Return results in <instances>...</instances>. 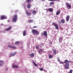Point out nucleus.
Listing matches in <instances>:
<instances>
[{"mask_svg":"<svg viewBox=\"0 0 73 73\" xmlns=\"http://www.w3.org/2000/svg\"><path fill=\"white\" fill-rule=\"evenodd\" d=\"M32 32L33 34L35 35H38L40 34V33L37 30L33 29Z\"/></svg>","mask_w":73,"mask_h":73,"instance_id":"nucleus-1","label":"nucleus"},{"mask_svg":"<svg viewBox=\"0 0 73 73\" xmlns=\"http://www.w3.org/2000/svg\"><path fill=\"white\" fill-rule=\"evenodd\" d=\"M17 15H15L12 20L13 23H16L17 21Z\"/></svg>","mask_w":73,"mask_h":73,"instance_id":"nucleus-2","label":"nucleus"},{"mask_svg":"<svg viewBox=\"0 0 73 73\" xmlns=\"http://www.w3.org/2000/svg\"><path fill=\"white\" fill-rule=\"evenodd\" d=\"M43 33H41V36H44L45 37H48V33L47 32L44 31L43 32Z\"/></svg>","mask_w":73,"mask_h":73,"instance_id":"nucleus-3","label":"nucleus"},{"mask_svg":"<svg viewBox=\"0 0 73 73\" xmlns=\"http://www.w3.org/2000/svg\"><path fill=\"white\" fill-rule=\"evenodd\" d=\"M52 25H54L56 29H58L59 28V27H58L57 26V24L54 23L53 22L52 23Z\"/></svg>","mask_w":73,"mask_h":73,"instance_id":"nucleus-4","label":"nucleus"},{"mask_svg":"<svg viewBox=\"0 0 73 73\" xmlns=\"http://www.w3.org/2000/svg\"><path fill=\"white\" fill-rule=\"evenodd\" d=\"M66 6L67 7H69L70 9L72 8L71 5L68 3H66Z\"/></svg>","mask_w":73,"mask_h":73,"instance_id":"nucleus-5","label":"nucleus"},{"mask_svg":"<svg viewBox=\"0 0 73 73\" xmlns=\"http://www.w3.org/2000/svg\"><path fill=\"white\" fill-rule=\"evenodd\" d=\"M26 14L28 16L31 15V13L28 11H26L25 12Z\"/></svg>","mask_w":73,"mask_h":73,"instance_id":"nucleus-6","label":"nucleus"},{"mask_svg":"<svg viewBox=\"0 0 73 73\" xmlns=\"http://www.w3.org/2000/svg\"><path fill=\"white\" fill-rule=\"evenodd\" d=\"M66 21L67 22H68L69 21V19H70V16L69 15H67L66 18Z\"/></svg>","mask_w":73,"mask_h":73,"instance_id":"nucleus-7","label":"nucleus"},{"mask_svg":"<svg viewBox=\"0 0 73 73\" xmlns=\"http://www.w3.org/2000/svg\"><path fill=\"white\" fill-rule=\"evenodd\" d=\"M65 68L68 69L69 68V63H67L65 64Z\"/></svg>","mask_w":73,"mask_h":73,"instance_id":"nucleus-8","label":"nucleus"},{"mask_svg":"<svg viewBox=\"0 0 73 73\" xmlns=\"http://www.w3.org/2000/svg\"><path fill=\"white\" fill-rule=\"evenodd\" d=\"M11 28H12V27L9 26V27L5 29V31H10L11 29Z\"/></svg>","mask_w":73,"mask_h":73,"instance_id":"nucleus-9","label":"nucleus"},{"mask_svg":"<svg viewBox=\"0 0 73 73\" xmlns=\"http://www.w3.org/2000/svg\"><path fill=\"white\" fill-rule=\"evenodd\" d=\"M52 50L54 54V55H56V54H57V52H56V49L53 48L52 49Z\"/></svg>","mask_w":73,"mask_h":73,"instance_id":"nucleus-10","label":"nucleus"},{"mask_svg":"<svg viewBox=\"0 0 73 73\" xmlns=\"http://www.w3.org/2000/svg\"><path fill=\"white\" fill-rule=\"evenodd\" d=\"M8 47L9 48H11V49H15L16 48L14 46H12L11 45H9L8 46Z\"/></svg>","mask_w":73,"mask_h":73,"instance_id":"nucleus-11","label":"nucleus"},{"mask_svg":"<svg viewBox=\"0 0 73 73\" xmlns=\"http://www.w3.org/2000/svg\"><path fill=\"white\" fill-rule=\"evenodd\" d=\"M32 6V5L31 4H30V3H28V5L27 6V8H29V9H30V8Z\"/></svg>","mask_w":73,"mask_h":73,"instance_id":"nucleus-12","label":"nucleus"},{"mask_svg":"<svg viewBox=\"0 0 73 73\" xmlns=\"http://www.w3.org/2000/svg\"><path fill=\"white\" fill-rule=\"evenodd\" d=\"M44 49L40 48V49L39 50H38V52L40 54L41 52L44 51Z\"/></svg>","mask_w":73,"mask_h":73,"instance_id":"nucleus-13","label":"nucleus"},{"mask_svg":"<svg viewBox=\"0 0 73 73\" xmlns=\"http://www.w3.org/2000/svg\"><path fill=\"white\" fill-rule=\"evenodd\" d=\"M16 52H13V53H11L10 55V57H12V56H14L16 54Z\"/></svg>","mask_w":73,"mask_h":73,"instance_id":"nucleus-14","label":"nucleus"},{"mask_svg":"<svg viewBox=\"0 0 73 73\" xmlns=\"http://www.w3.org/2000/svg\"><path fill=\"white\" fill-rule=\"evenodd\" d=\"M48 12H52L53 11V9L52 8H50L48 9Z\"/></svg>","mask_w":73,"mask_h":73,"instance_id":"nucleus-15","label":"nucleus"},{"mask_svg":"<svg viewBox=\"0 0 73 73\" xmlns=\"http://www.w3.org/2000/svg\"><path fill=\"white\" fill-rule=\"evenodd\" d=\"M62 38L61 37H60L59 39V42L60 44L62 42Z\"/></svg>","mask_w":73,"mask_h":73,"instance_id":"nucleus-16","label":"nucleus"},{"mask_svg":"<svg viewBox=\"0 0 73 73\" xmlns=\"http://www.w3.org/2000/svg\"><path fill=\"white\" fill-rule=\"evenodd\" d=\"M6 18L7 17H5L4 15H2L1 17V20H3L4 19H6Z\"/></svg>","mask_w":73,"mask_h":73,"instance_id":"nucleus-17","label":"nucleus"},{"mask_svg":"<svg viewBox=\"0 0 73 73\" xmlns=\"http://www.w3.org/2000/svg\"><path fill=\"white\" fill-rule=\"evenodd\" d=\"M4 64V62L3 60H0V66H1Z\"/></svg>","mask_w":73,"mask_h":73,"instance_id":"nucleus-18","label":"nucleus"},{"mask_svg":"<svg viewBox=\"0 0 73 73\" xmlns=\"http://www.w3.org/2000/svg\"><path fill=\"white\" fill-rule=\"evenodd\" d=\"M60 23H62V24H64L65 23V20L64 19H62L60 21Z\"/></svg>","mask_w":73,"mask_h":73,"instance_id":"nucleus-19","label":"nucleus"},{"mask_svg":"<svg viewBox=\"0 0 73 73\" xmlns=\"http://www.w3.org/2000/svg\"><path fill=\"white\" fill-rule=\"evenodd\" d=\"M33 62L34 66H36V67L38 66V65L35 62V61H33Z\"/></svg>","mask_w":73,"mask_h":73,"instance_id":"nucleus-20","label":"nucleus"},{"mask_svg":"<svg viewBox=\"0 0 73 73\" xmlns=\"http://www.w3.org/2000/svg\"><path fill=\"white\" fill-rule=\"evenodd\" d=\"M34 56L35 54L34 53H32L30 55V56L31 58H33V57H34Z\"/></svg>","mask_w":73,"mask_h":73,"instance_id":"nucleus-21","label":"nucleus"},{"mask_svg":"<svg viewBox=\"0 0 73 73\" xmlns=\"http://www.w3.org/2000/svg\"><path fill=\"white\" fill-rule=\"evenodd\" d=\"M53 55L50 54L48 55V58H53Z\"/></svg>","mask_w":73,"mask_h":73,"instance_id":"nucleus-22","label":"nucleus"},{"mask_svg":"<svg viewBox=\"0 0 73 73\" xmlns=\"http://www.w3.org/2000/svg\"><path fill=\"white\" fill-rule=\"evenodd\" d=\"M64 63L65 64H68V60L67 59L65 60L64 61Z\"/></svg>","mask_w":73,"mask_h":73,"instance_id":"nucleus-23","label":"nucleus"},{"mask_svg":"<svg viewBox=\"0 0 73 73\" xmlns=\"http://www.w3.org/2000/svg\"><path fill=\"white\" fill-rule=\"evenodd\" d=\"M12 67L13 68H18V66L15 65H13Z\"/></svg>","mask_w":73,"mask_h":73,"instance_id":"nucleus-24","label":"nucleus"},{"mask_svg":"<svg viewBox=\"0 0 73 73\" xmlns=\"http://www.w3.org/2000/svg\"><path fill=\"white\" fill-rule=\"evenodd\" d=\"M26 31H24L23 32V36H25V35H26Z\"/></svg>","mask_w":73,"mask_h":73,"instance_id":"nucleus-25","label":"nucleus"},{"mask_svg":"<svg viewBox=\"0 0 73 73\" xmlns=\"http://www.w3.org/2000/svg\"><path fill=\"white\" fill-rule=\"evenodd\" d=\"M15 44L16 45H18V44H19V42L18 41H17L15 43Z\"/></svg>","mask_w":73,"mask_h":73,"instance_id":"nucleus-26","label":"nucleus"},{"mask_svg":"<svg viewBox=\"0 0 73 73\" xmlns=\"http://www.w3.org/2000/svg\"><path fill=\"white\" fill-rule=\"evenodd\" d=\"M32 0H26V2L27 3H29Z\"/></svg>","mask_w":73,"mask_h":73,"instance_id":"nucleus-27","label":"nucleus"},{"mask_svg":"<svg viewBox=\"0 0 73 73\" xmlns=\"http://www.w3.org/2000/svg\"><path fill=\"white\" fill-rule=\"evenodd\" d=\"M60 13V11H57L56 13V14L57 15H58Z\"/></svg>","mask_w":73,"mask_h":73,"instance_id":"nucleus-28","label":"nucleus"},{"mask_svg":"<svg viewBox=\"0 0 73 73\" xmlns=\"http://www.w3.org/2000/svg\"><path fill=\"white\" fill-rule=\"evenodd\" d=\"M57 61H58V62H60V58H59V57H58L57 58Z\"/></svg>","mask_w":73,"mask_h":73,"instance_id":"nucleus-29","label":"nucleus"},{"mask_svg":"<svg viewBox=\"0 0 73 73\" xmlns=\"http://www.w3.org/2000/svg\"><path fill=\"white\" fill-rule=\"evenodd\" d=\"M52 42H52L51 41H50L49 42V44H50V45H51V44H52Z\"/></svg>","mask_w":73,"mask_h":73,"instance_id":"nucleus-30","label":"nucleus"},{"mask_svg":"<svg viewBox=\"0 0 73 73\" xmlns=\"http://www.w3.org/2000/svg\"><path fill=\"white\" fill-rule=\"evenodd\" d=\"M53 4H54V2H50L49 4L50 5H53Z\"/></svg>","mask_w":73,"mask_h":73,"instance_id":"nucleus-31","label":"nucleus"},{"mask_svg":"<svg viewBox=\"0 0 73 73\" xmlns=\"http://www.w3.org/2000/svg\"><path fill=\"white\" fill-rule=\"evenodd\" d=\"M32 13H34V14H36V11H33L32 12Z\"/></svg>","mask_w":73,"mask_h":73,"instance_id":"nucleus-32","label":"nucleus"},{"mask_svg":"<svg viewBox=\"0 0 73 73\" xmlns=\"http://www.w3.org/2000/svg\"><path fill=\"white\" fill-rule=\"evenodd\" d=\"M59 63L60 64H64V62H61V61H60L59 62Z\"/></svg>","mask_w":73,"mask_h":73,"instance_id":"nucleus-33","label":"nucleus"},{"mask_svg":"<svg viewBox=\"0 0 73 73\" xmlns=\"http://www.w3.org/2000/svg\"><path fill=\"white\" fill-rule=\"evenodd\" d=\"M72 72H73V70H70L68 73H72Z\"/></svg>","mask_w":73,"mask_h":73,"instance_id":"nucleus-34","label":"nucleus"},{"mask_svg":"<svg viewBox=\"0 0 73 73\" xmlns=\"http://www.w3.org/2000/svg\"><path fill=\"white\" fill-rule=\"evenodd\" d=\"M33 20H30L29 23H33Z\"/></svg>","mask_w":73,"mask_h":73,"instance_id":"nucleus-35","label":"nucleus"},{"mask_svg":"<svg viewBox=\"0 0 73 73\" xmlns=\"http://www.w3.org/2000/svg\"><path fill=\"white\" fill-rule=\"evenodd\" d=\"M35 47L36 49H39V47H38V46H36Z\"/></svg>","mask_w":73,"mask_h":73,"instance_id":"nucleus-36","label":"nucleus"},{"mask_svg":"<svg viewBox=\"0 0 73 73\" xmlns=\"http://www.w3.org/2000/svg\"><path fill=\"white\" fill-rule=\"evenodd\" d=\"M49 1H55L56 0H49Z\"/></svg>","mask_w":73,"mask_h":73,"instance_id":"nucleus-37","label":"nucleus"},{"mask_svg":"<svg viewBox=\"0 0 73 73\" xmlns=\"http://www.w3.org/2000/svg\"><path fill=\"white\" fill-rule=\"evenodd\" d=\"M37 27L36 26H34L33 27V28H37Z\"/></svg>","mask_w":73,"mask_h":73,"instance_id":"nucleus-38","label":"nucleus"},{"mask_svg":"<svg viewBox=\"0 0 73 73\" xmlns=\"http://www.w3.org/2000/svg\"><path fill=\"white\" fill-rule=\"evenodd\" d=\"M39 69L41 71H42L43 70V68H40Z\"/></svg>","mask_w":73,"mask_h":73,"instance_id":"nucleus-39","label":"nucleus"},{"mask_svg":"<svg viewBox=\"0 0 73 73\" xmlns=\"http://www.w3.org/2000/svg\"><path fill=\"white\" fill-rule=\"evenodd\" d=\"M70 61H68V64H69V63H70Z\"/></svg>","mask_w":73,"mask_h":73,"instance_id":"nucleus-40","label":"nucleus"},{"mask_svg":"<svg viewBox=\"0 0 73 73\" xmlns=\"http://www.w3.org/2000/svg\"><path fill=\"white\" fill-rule=\"evenodd\" d=\"M73 20L72 19H70V21H73Z\"/></svg>","mask_w":73,"mask_h":73,"instance_id":"nucleus-41","label":"nucleus"},{"mask_svg":"<svg viewBox=\"0 0 73 73\" xmlns=\"http://www.w3.org/2000/svg\"><path fill=\"white\" fill-rule=\"evenodd\" d=\"M39 46H42V45L41 44H39Z\"/></svg>","mask_w":73,"mask_h":73,"instance_id":"nucleus-42","label":"nucleus"},{"mask_svg":"<svg viewBox=\"0 0 73 73\" xmlns=\"http://www.w3.org/2000/svg\"><path fill=\"white\" fill-rule=\"evenodd\" d=\"M8 68H6V69H5V70H8Z\"/></svg>","mask_w":73,"mask_h":73,"instance_id":"nucleus-43","label":"nucleus"},{"mask_svg":"<svg viewBox=\"0 0 73 73\" xmlns=\"http://www.w3.org/2000/svg\"><path fill=\"white\" fill-rule=\"evenodd\" d=\"M42 1H45V0H42Z\"/></svg>","mask_w":73,"mask_h":73,"instance_id":"nucleus-44","label":"nucleus"},{"mask_svg":"<svg viewBox=\"0 0 73 73\" xmlns=\"http://www.w3.org/2000/svg\"><path fill=\"white\" fill-rule=\"evenodd\" d=\"M1 25H3V23H2L1 24Z\"/></svg>","mask_w":73,"mask_h":73,"instance_id":"nucleus-45","label":"nucleus"},{"mask_svg":"<svg viewBox=\"0 0 73 73\" xmlns=\"http://www.w3.org/2000/svg\"><path fill=\"white\" fill-rule=\"evenodd\" d=\"M58 22H59V23H60V21H59Z\"/></svg>","mask_w":73,"mask_h":73,"instance_id":"nucleus-46","label":"nucleus"},{"mask_svg":"<svg viewBox=\"0 0 73 73\" xmlns=\"http://www.w3.org/2000/svg\"><path fill=\"white\" fill-rule=\"evenodd\" d=\"M46 9V10H48V9Z\"/></svg>","mask_w":73,"mask_h":73,"instance_id":"nucleus-47","label":"nucleus"}]
</instances>
